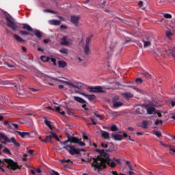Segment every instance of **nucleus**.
<instances>
[{"mask_svg":"<svg viewBox=\"0 0 175 175\" xmlns=\"http://www.w3.org/2000/svg\"><path fill=\"white\" fill-rule=\"evenodd\" d=\"M49 137H50V141H51V139H53V137L54 139H55V140H57V142H61L59 140V137H58V135H57V134L54 132H51V134L49 135Z\"/></svg>","mask_w":175,"mask_h":175,"instance_id":"17","label":"nucleus"},{"mask_svg":"<svg viewBox=\"0 0 175 175\" xmlns=\"http://www.w3.org/2000/svg\"><path fill=\"white\" fill-rule=\"evenodd\" d=\"M169 147V150L171 151L170 153L172 155H175V149L172 148L171 146H168Z\"/></svg>","mask_w":175,"mask_h":175,"instance_id":"46","label":"nucleus"},{"mask_svg":"<svg viewBox=\"0 0 175 175\" xmlns=\"http://www.w3.org/2000/svg\"><path fill=\"white\" fill-rule=\"evenodd\" d=\"M171 106H172V107H174V106H175V101H171Z\"/></svg>","mask_w":175,"mask_h":175,"instance_id":"64","label":"nucleus"},{"mask_svg":"<svg viewBox=\"0 0 175 175\" xmlns=\"http://www.w3.org/2000/svg\"><path fill=\"white\" fill-rule=\"evenodd\" d=\"M40 59L42 62H49L50 61V57L46 55L40 56Z\"/></svg>","mask_w":175,"mask_h":175,"instance_id":"26","label":"nucleus"},{"mask_svg":"<svg viewBox=\"0 0 175 175\" xmlns=\"http://www.w3.org/2000/svg\"><path fill=\"white\" fill-rule=\"evenodd\" d=\"M66 111H67V113L68 114V116H75V114L73 113V112H72L69 108H67L66 109Z\"/></svg>","mask_w":175,"mask_h":175,"instance_id":"49","label":"nucleus"},{"mask_svg":"<svg viewBox=\"0 0 175 175\" xmlns=\"http://www.w3.org/2000/svg\"><path fill=\"white\" fill-rule=\"evenodd\" d=\"M155 125H159V124H163V121L162 120H157L154 122Z\"/></svg>","mask_w":175,"mask_h":175,"instance_id":"44","label":"nucleus"},{"mask_svg":"<svg viewBox=\"0 0 175 175\" xmlns=\"http://www.w3.org/2000/svg\"><path fill=\"white\" fill-rule=\"evenodd\" d=\"M155 113L157 114L158 117H162V113H161L159 111L156 110Z\"/></svg>","mask_w":175,"mask_h":175,"instance_id":"59","label":"nucleus"},{"mask_svg":"<svg viewBox=\"0 0 175 175\" xmlns=\"http://www.w3.org/2000/svg\"><path fill=\"white\" fill-rule=\"evenodd\" d=\"M43 42H44V43H49V42H50V40L44 39V40H43Z\"/></svg>","mask_w":175,"mask_h":175,"instance_id":"63","label":"nucleus"},{"mask_svg":"<svg viewBox=\"0 0 175 175\" xmlns=\"http://www.w3.org/2000/svg\"><path fill=\"white\" fill-rule=\"evenodd\" d=\"M50 137V135L46 136L45 139H42V142H43L44 143H47V142L49 140H50V137Z\"/></svg>","mask_w":175,"mask_h":175,"instance_id":"52","label":"nucleus"},{"mask_svg":"<svg viewBox=\"0 0 175 175\" xmlns=\"http://www.w3.org/2000/svg\"><path fill=\"white\" fill-rule=\"evenodd\" d=\"M23 29L25 31H29V32H33V29L31 27V26L28 24H23Z\"/></svg>","mask_w":175,"mask_h":175,"instance_id":"14","label":"nucleus"},{"mask_svg":"<svg viewBox=\"0 0 175 175\" xmlns=\"http://www.w3.org/2000/svg\"><path fill=\"white\" fill-rule=\"evenodd\" d=\"M14 38L15 40H16V42H19V43H24V42H25L24 39H23L21 37H20L17 34H14Z\"/></svg>","mask_w":175,"mask_h":175,"instance_id":"24","label":"nucleus"},{"mask_svg":"<svg viewBox=\"0 0 175 175\" xmlns=\"http://www.w3.org/2000/svg\"><path fill=\"white\" fill-rule=\"evenodd\" d=\"M135 81L137 84H143V79L142 78H137Z\"/></svg>","mask_w":175,"mask_h":175,"instance_id":"42","label":"nucleus"},{"mask_svg":"<svg viewBox=\"0 0 175 175\" xmlns=\"http://www.w3.org/2000/svg\"><path fill=\"white\" fill-rule=\"evenodd\" d=\"M48 77H49V79H51V80H55L56 81H62L61 80H59L58 79L52 77H51V76H48Z\"/></svg>","mask_w":175,"mask_h":175,"instance_id":"56","label":"nucleus"},{"mask_svg":"<svg viewBox=\"0 0 175 175\" xmlns=\"http://www.w3.org/2000/svg\"><path fill=\"white\" fill-rule=\"evenodd\" d=\"M44 124H46V125L47 126H49V128L51 131H53V126L51 125V122H50L49 120H44Z\"/></svg>","mask_w":175,"mask_h":175,"instance_id":"33","label":"nucleus"},{"mask_svg":"<svg viewBox=\"0 0 175 175\" xmlns=\"http://www.w3.org/2000/svg\"><path fill=\"white\" fill-rule=\"evenodd\" d=\"M12 126H14V128H16L17 129V128H18V124H16V123H12Z\"/></svg>","mask_w":175,"mask_h":175,"instance_id":"60","label":"nucleus"},{"mask_svg":"<svg viewBox=\"0 0 175 175\" xmlns=\"http://www.w3.org/2000/svg\"><path fill=\"white\" fill-rule=\"evenodd\" d=\"M101 135L105 140H109V139H110V133H107V131H102Z\"/></svg>","mask_w":175,"mask_h":175,"instance_id":"12","label":"nucleus"},{"mask_svg":"<svg viewBox=\"0 0 175 175\" xmlns=\"http://www.w3.org/2000/svg\"><path fill=\"white\" fill-rule=\"evenodd\" d=\"M16 92L18 94V95H20V96H24V94H25V92L23 88H19L17 89Z\"/></svg>","mask_w":175,"mask_h":175,"instance_id":"27","label":"nucleus"},{"mask_svg":"<svg viewBox=\"0 0 175 175\" xmlns=\"http://www.w3.org/2000/svg\"><path fill=\"white\" fill-rule=\"evenodd\" d=\"M146 111L148 114H153V113H156L157 109L154 107H150L146 109Z\"/></svg>","mask_w":175,"mask_h":175,"instance_id":"23","label":"nucleus"},{"mask_svg":"<svg viewBox=\"0 0 175 175\" xmlns=\"http://www.w3.org/2000/svg\"><path fill=\"white\" fill-rule=\"evenodd\" d=\"M33 33L36 36H37L38 39L42 38V36H43V35L42 34V32H40V31L38 29H34V30L33 29Z\"/></svg>","mask_w":175,"mask_h":175,"instance_id":"21","label":"nucleus"},{"mask_svg":"<svg viewBox=\"0 0 175 175\" xmlns=\"http://www.w3.org/2000/svg\"><path fill=\"white\" fill-rule=\"evenodd\" d=\"M136 114H144V107H139L135 109Z\"/></svg>","mask_w":175,"mask_h":175,"instance_id":"20","label":"nucleus"},{"mask_svg":"<svg viewBox=\"0 0 175 175\" xmlns=\"http://www.w3.org/2000/svg\"><path fill=\"white\" fill-rule=\"evenodd\" d=\"M19 33H20V35H29V32H28L25 30H20Z\"/></svg>","mask_w":175,"mask_h":175,"instance_id":"40","label":"nucleus"},{"mask_svg":"<svg viewBox=\"0 0 175 175\" xmlns=\"http://www.w3.org/2000/svg\"><path fill=\"white\" fill-rule=\"evenodd\" d=\"M52 25H59L61 24V21L59 20H52L51 21Z\"/></svg>","mask_w":175,"mask_h":175,"instance_id":"32","label":"nucleus"},{"mask_svg":"<svg viewBox=\"0 0 175 175\" xmlns=\"http://www.w3.org/2000/svg\"><path fill=\"white\" fill-rule=\"evenodd\" d=\"M163 16L165 17V18H172V14H164Z\"/></svg>","mask_w":175,"mask_h":175,"instance_id":"51","label":"nucleus"},{"mask_svg":"<svg viewBox=\"0 0 175 175\" xmlns=\"http://www.w3.org/2000/svg\"><path fill=\"white\" fill-rule=\"evenodd\" d=\"M94 116H96V117H97V118H100V120H102V116L97 114L96 113H94Z\"/></svg>","mask_w":175,"mask_h":175,"instance_id":"58","label":"nucleus"},{"mask_svg":"<svg viewBox=\"0 0 175 175\" xmlns=\"http://www.w3.org/2000/svg\"><path fill=\"white\" fill-rule=\"evenodd\" d=\"M143 75L144 76H145V77H147L148 79H151L152 77V76H151V75H150V73L148 72H144Z\"/></svg>","mask_w":175,"mask_h":175,"instance_id":"43","label":"nucleus"},{"mask_svg":"<svg viewBox=\"0 0 175 175\" xmlns=\"http://www.w3.org/2000/svg\"><path fill=\"white\" fill-rule=\"evenodd\" d=\"M122 96L126 98V99H131V98H133V94L132 93L126 92L122 94Z\"/></svg>","mask_w":175,"mask_h":175,"instance_id":"25","label":"nucleus"},{"mask_svg":"<svg viewBox=\"0 0 175 175\" xmlns=\"http://www.w3.org/2000/svg\"><path fill=\"white\" fill-rule=\"evenodd\" d=\"M3 139V140H5V142H7V143H12L14 144V146L15 147H20V143L17 142L16 140V138L12 137L10 139L8 136L5 135V134L0 133V140Z\"/></svg>","mask_w":175,"mask_h":175,"instance_id":"5","label":"nucleus"},{"mask_svg":"<svg viewBox=\"0 0 175 175\" xmlns=\"http://www.w3.org/2000/svg\"><path fill=\"white\" fill-rule=\"evenodd\" d=\"M165 53L167 54L168 55H172L174 58H175V48L174 49H169L165 50Z\"/></svg>","mask_w":175,"mask_h":175,"instance_id":"11","label":"nucleus"},{"mask_svg":"<svg viewBox=\"0 0 175 175\" xmlns=\"http://www.w3.org/2000/svg\"><path fill=\"white\" fill-rule=\"evenodd\" d=\"M51 62H53L54 66H57V59L54 57L51 58Z\"/></svg>","mask_w":175,"mask_h":175,"instance_id":"45","label":"nucleus"},{"mask_svg":"<svg viewBox=\"0 0 175 175\" xmlns=\"http://www.w3.org/2000/svg\"><path fill=\"white\" fill-rule=\"evenodd\" d=\"M92 38H94L93 35L86 38L85 45L84 46V53L86 55L90 54V43L91 42V39H92Z\"/></svg>","mask_w":175,"mask_h":175,"instance_id":"6","label":"nucleus"},{"mask_svg":"<svg viewBox=\"0 0 175 175\" xmlns=\"http://www.w3.org/2000/svg\"><path fill=\"white\" fill-rule=\"evenodd\" d=\"M59 51L62 53V54H68L69 53L66 49H62L59 50Z\"/></svg>","mask_w":175,"mask_h":175,"instance_id":"41","label":"nucleus"},{"mask_svg":"<svg viewBox=\"0 0 175 175\" xmlns=\"http://www.w3.org/2000/svg\"><path fill=\"white\" fill-rule=\"evenodd\" d=\"M150 124V122H148V121L147 120H144L142 122V126L144 129H147V128H148V124Z\"/></svg>","mask_w":175,"mask_h":175,"instance_id":"30","label":"nucleus"},{"mask_svg":"<svg viewBox=\"0 0 175 175\" xmlns=\"http://www.w3.org/2000/svg\"><path fill=\"white\" fill-rule=\"evenodd\" d=\"M63 82H64L65 84H67V85H69L70 88H77V90H80V88H79V86H77V85H75L72 82H69V81H64Z\"/></svg>","mask_w":175,"mask_h":175,"instance_id":"13","label":"nucleus"},{"mask_svg":"<svg viewBox=\"0 0 175 175\" xmlns=\"http://www.w3.org/2000/svg\"><path fill=\"white\" fill-rule=\"evenodd\" d=\"M153 135H154L157 137H161L162 136V133H161L158 131H154Z\"/></svg>","mask_w":175,"mask_h":175,"instance_id":"37","label":"nucleus"},{"mask_svg":"<svg viewBox=\"0 0 175 175\" xmlns=\"http://www.w3.org/2000/svg\"><path fill=\"white\" fill-rule=\"evenodd\" d=\"M44 12L46 13H52V14H57V11L51 10H44Z\"/></svg>","mask_w":175,"mask_h":175,"instance_id":"39","label":"nucleus"},{"mask_svg":"<svg viewBox=\"0 0 175 175\" xmlns=\"http://www.w3.org/2000/svg\"><path fill=\"white\" fill-rule=\"evenodd\" d=\"M18 83L17 81H11V84H12V85H14L15 88H17V85H18V83Z\"/></svg>","mask_w":175,"mask_h":175,"instance_id":"50","label":"nucleus"},{"mask_svg":"<svg viewBox=\"0 0 175 175\" xmlns=\"http://www.w3.org/2000/svg\"><path fill=\"white\" fill-rule=\"evenodd\" d=\"M87 125H96V122H95V120H93L91 123H88Z\"/></svg>","mask_w":175,"mask_h":175,"instance_id":"57","label":"nucleus"},{"mask_svg":"<svg viewBox=\"0 0 175 175\" xmlns=\"http://www.w3.org/2000/svg\"><path fill=\"white\" fill-rule=\"evenodd\" d=\"M144 42V47H150L151 46V42L150 41H146L143 40Z\"/></svg>","mask_w":175,"mask_h":175,"instance_id":"36","label":"nucleus"},{"mask_svg":"<svg viewBox=\"0 0 175 175\" xmlns=\"http://www.w3.org/2000/svg\"><path fill=\"white\" fill-rule=\"evenodd\" d=\"M63 148L66 150V151H68L70 155H76V154L79 155V154H80V151H84V149H77L74 146L72 145H66L63 147Z\"/></svg>","mask_w":175,"mask_h":175,"instance_id":"4","label":"nucleus"},{"mask_svg":"<svg viewBox=\"0 0 175 175\" xmlns=\"http://www.w3.org/2000/svg\"><path fill=\"white\" fill-rule=\"evenodd\" d=\"M30 91H31L32 92H38V91H39L37 89H34V88H30Z\"/></svg>","mask_w":175,"mask_h":175,"instance_id":"62","label":"nucleus"},{"mask_svg":"<svg viewBox=\"0 0 175 175\" xmlns=\"http://www.w3.org/2000/svg\"><path fill=\"white\" fill-rule=\"evenodd\" d=\"M87 98L89 100L92 101L96 98V96L95 94H88Z\"/></svg>","mask_w":175,"mask_h":175,"instance_id":"34","label":"nucleus"},{"mask_svg":"<svg viewBox=\"0 0 175 175\" xmlns=\"http://www.w3.org/2000/svg\"><path fill=\"white\" fill-rule=\"evenodd\" d=\"M111 131L112 132H118V127L117 126V125L113 124V125L111 126Z\"/></svg>","mask_w":175,"mask_h":175,"instance_id":"35","label":"nucleus"},{"mask_svg":"<svg viewBox=\"0 0 175 175\" xmlns=\"http://www.w3.org/2000/svg\"><path fill=\"white\" fill-rule=\"evenodd\" d=\"M165 35H166L167 38H170L172 36H173V33H172L170 31H167L165 32Z\"/></svg>","mask_w":175,"mask_h":175,"instance_id":"47","label":"nucleus"},{"mask_svg":"<svg viewBox=\"0 0 175 175\" xmlns=\"http://www.w3.org/2000/svg\"><path fill=\"white\" fill-rule=\"evenodd\" d=\"M60 29H68V26L65 25H62L60 26Z\"/></svg>","mask_w":175,"mask_h":175,"instance_id":"55","label":"nucleus"},{"mask_svg":"<svg viewBox=\"0 0 175 175\" xmlns=\"http://www.w3.org/2000/svg\"><path fill=\"white\" fill-rule=\"evenodd\" d=\"M8 68H15L16 64L14 63H10L9 62H4L3 63Z\"/></svg>","mask_w":175,"mask_h":175,"instance_id":"28","label":"nucleus"},{"mask_svg":"<svg viewBox=\"0 0 175 175\" xmlns=\"http://www.w3.org/2000/svg\"><path fill=\"white\" fill-rule=\"evenodd\" d=\"M69 162H70V159H67V160H66V159H62V161H61V163H69Z\"/></svg>","mask_w":175,"mask_h":175,"instance_id":"53","label":"nucleus"},{"mask_svg":"<svg viewBox=\"0 0 175 175\" xmlns=\"http://www.w3.org/2000/svg\"><path fill=\"white\" fill-rule=\"evenodd\" d=\"M58 67L64 68L67 66L68 64H66V62L64 60H59L57 62Z\"/></svg>","mask_w":175,"mask_h":175,"instance_id":"15","label":"nucleus"},{"mask_svg":"<svg viewBox=\"0 0 175 175\" xmlns=\"http://www.w3.org/2000/svg\"><path fill=\"white\" fill-rule=\"evenodd\" d=\"M82 107H83V109H84V110H85V111L88 110V108H87V105H85V104H83V105H82Z\"/></svg>","mask_w":175,"mask_h":175,"instance_id":"61","label":"nucleus"},{"mask_svg":"<svg viewBox=\"0 0 175 175\" xmlns=\"http://www.w3.org/2000/svg\"><path fill=\"white\" fill-rule=\"evenodd\" d=\"M100 146L102 148H107V147H109V145L107 144H105V142H102Z\"/></svg>","mask_w":175,"mask_h":175,"instance_id":"48","label":"nucleus"},{"mask_svg":"<svg viewBox=\"0 0 175 175\" xmlns=\"http://www.w3.org/2000/svg\"><path fill=\"white\" fill-rule=\"evenodd\" d=\"M122 105H124V103H122V102L121 101H116L113 103V107H121V106H122Z\"/></svg>","mask_w":175,"mask_h":175,"instance_id":"31","label":"nucleus"},{"mask_svg":"<svg viewBox=\"0 0 175 175\" xmlns=\"http://www.w3.org/2000/svg\"><path fill=\"white\" fill-rule=\"evenodd\" d=\"M73 143L79 144V146H81V147H84V146H85V143L79 141V139H77L76 137H73Z\"/></svg>","mask_w":175,"mask_h":175,"instance_id":"16","label":"nucleus"},{"mask_svg":"<svg viewBox=\"0 0 175 175\" xmlns=\"http://www.w3.org/2000/svg\"><path fill=\"white\" fill-rule=\"evenodd\" d=\"M46 109L47 110H51L52 111H56V112H59V110H61V108H59V107H56L55 109L51 107H47Z\"/></svg>","mask_w":175,"mask_h":175,"instance_id":"29","label":"nucleus"},{"mask_svg":"<svg viewBox=\"0 0 175 175\" xmlns=\"http://www.w3.org/2000/svg\"><path fill=\"white\" fill-rule=\"evenodd\" d=\"M60 44H62V46H69V42L66 40V36H64L62 38H61Z\"/></svg>","mask_w":175,"mask_h":175,"instance_id":"19","label":"nucleus"},{"mask_svg":"<svg viewBox=\"0 0 175 175\" xmlns=\"http://www.w3.org/2000/svg\"><path fill=\"white\" fill-rule=\"evenodd\" d=\"M3 152H4V154H10V155H12V152L5 146L3 148Z\"/></svg>","mask_w":175,"mask_h":175,"instance_id":"38","label":"nucleus"},{"mask_svg":"<svg viewBox=\"0 0 175 175\" xmlns=\"http://www.w3.org/2000/svg\"><path fill=\"white\" fill-rule=\"evenodd\" d=\"M96 152L100 154V156H98L96 158H88V161L89 163H92V166L95 167V170H102V169H106L107 165H108L110 167H116V162L118 165H121V159L113 158L112 160L110 159V155L107 152L108 150H100L96 149Z\"/></svg>","mask_w":175,"mask_h":175,"instance_id":"1","label":"nucleus"},{"mask_svg":"<svg viewBox=\"0 0 175 175\" xmlns=\"http://www.w3.org/2000/svg\"><path fill=\"white\" fill-rule=\"evenodd\" d=\"M112 137L113 140L116 142H121V140H123L124 137L120 134H112Z\"/></svg>","mask_w":175,"mask_h":175,"instance_id":"10","label":"nucleus"},{"mask_svg":"<svg viewBox=\"0 0 175 175\" xmlns=\"http://www.w3.org/2000/svg\"><path fill=\"white\" fill-rule=\"evenodd\" d=\"M3 14H8V16L5 15V21H6V24H7V27H8V28H11V29H12V31H17L19 27L18 25H17V24H16V22L14 21V19H13V18H12V16H10V15H9V14H8V12H6L5 11H3Z\"/></svg>","mask_w":175,"mask_h":175,"instance_id":"2","label":"nucleus"},{"mask_svg":"<svg viewBox=\"0 0 175 175\" xmlns=\"http://www.w3.org/2000/svg\"><path fill=\"white\" fill-rule=\"evenodd\" d=\"M73 137H71L69 133H67V140L64 141V142H61L60 144L62 146H66V144H68V143H73Z\"/></svg>","mask_w":175,"mask_h":175,"instance_id":"9","label":"nucleus"},{"mask_svg":"<svg viewBox=\"0 0 175 175\" xmlns=\"http://www.w3.org/2000/svg\"><path fill=\"white\" fill-rule=\"evenodd\" d=\"M51 175H59V173L55 170H52V173H51Z\"/></svg>","mask_w":175,"mask_h":175,"instance_id":"54","label":"nucleus"},{"mask_svg":"<svg viewBox=\"0 0 175 175\" xmlns=\"http://www.w3.org/2000/svg\"><path fill=\"white\" fill-rule=\"evenodd\" d=\"M79 21H80V16H71L70 22L75 25V27H79Z\"/></svg>","mask_w":175,"mask_h":175,"instance_id":"8","label":"nucleus"},{"mask_svg":"<svg viewBox=\"0 0 175 175\" xmlns=\"http://www.w3.org/2000/svg\"><path fill=\"white\" fill-rule=\"evenodd\" d=\"M15 132L16 133H18V135L21 136V137H22V139H24V137H25V136H29V133L28 132H21V131H15Z\"/></svg>","mask_w":175,"mask_h":175,"instance_id":"18","label":"nucleus"},{"mask_svg":"<svg viewBox=\"0 0 175 175\" xmlns=\"http://www.w3.org/2000/svg\"><path fill=\"white\" fill-rule=\"evenodd\" d=\"M4 162L7 164L8 169H10L11 170L16 171V169H21V167L18 165L17 162L10 159H4Z\"/></svg>","mask_w":175,"mask_h":175,"instance_id":"3","label":"nucleus"},{"mask_svg":"<svg viewBox=\"0 0 175 175\" xmlns=\"http://www.w3.org/2000/svg\"><path fill=\"white\" fill-rule=\"evenodd\" d=\"M74 99L75 100L79 102V103H87V101L85 100L79 96H74Z\"/></svg>","mask_w":175,"mask_h":175,"instance_id":"22","label":"nucleus"},{"mask_svg":"<svg viewBox=\"0 0 175 175\" xmlns=\"http://www.w3.org/2000/svg\"><path fill=\"white\" fill-rule=\"evenodd\" d=\"M88 90H90L89 92L97 93V94H105V91L103 90L102 86L89 87Z\"/></svg>","mask_w":175,"mask_h":175,"instance_id":"7","label":"nucleus"}]
</instances>
